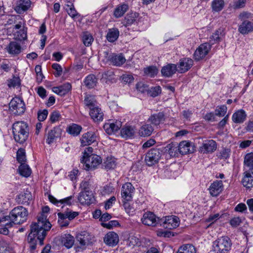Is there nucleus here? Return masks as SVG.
I'll return each instance as SVG.
<instances>
[{
	"instance_id": "obj_42",
	"label": "nucleus",
	"mask_w": 253,
	"mask_h": 253,
	"mask_svg": "<svg viewBox=\"0 0 253 253\" xmlns=\"http://www.w3.org/2000/svg\"><path fill=\"white\" fill-rule=\"evenodd\" d=\"M179 153L182 155H185L191 152L190 150L191 145L189 142L183 141L178 143Z\"/></svg>"
},
{
	"instance_id": "obj_27",
	"label": "nucleus",
	"mask_w": 253,
	"mask_h": 253,
	"mask_svg": "<svg viewBox=\"0 0 253 253\" xmlns=\"http://www.w3.org/2000/svg\"><path fill=\"white\" fill-rule=\"evenodd\" d=\"M81 141L83 146L89 145L96 141V135L93 132H87L83 134Z\"/></svg>"
},
{
	"instance_id": "obj_26",
	"label": "nucleus",
	"mask_w": 253,
	"mask_h": 253,
	"mask_svg": "<svg viewBox=\"0 0 253 253\" xmlns=\"http://www.w3.org/2000/svg\"><path fill=\"white\" fill-rule=\"evenodd\" d=\"M61 129L58 127H55L52 129H51L48 132L47 137L46 140V143L48 144L53 143L54 139L61 136Z\"/></svg>"
},
{
	"instance_id": "obj_16",
	"label": "nucleus",
	"mask_w": 253,
	"mask_h": 253,
	"mask_svg": "<svg viewBox=\"0 0 253 253\" xmlns=\"http://www.w3.org/2000/svg\"><path fill=\"white\" fill-rule=\"evenodd\" d=\"M160 219L157 217L156 216L151 212H145L141 218L142 222L148 226H155L157 224H159Z\"/></svg>"
},
{
	"instance_id": "obj_21",
	"label": "nucleus",
	"mask_w": 253,
	"mask_h": 253,
	"mask_svg": "<svg viewBox=\"0 0 253 253\" xmlns=\"http://www.w3.org/2000/svg\"><path fill=\"white\" fill-rule=\"evenodd\" d=\"M89 115L95 123L102 122L104 118V114L101 109L98 106L91 108L89 111Z\"/></svg>"
},
{
	"instance_id": "obj_24",
	"label": "nucleus",
	"mask_w": 253,
	"mask_h": 253,
	"mask_svg": "<svg viewBox=\"0 0 253 253\" xmlns=\"http://www.w3.org/2000/svg\"><path fill=\"white\" fill-rule=\"evenodd\" d=\"M32 200V195L30 192L26 191L18 195L16 198L17 202L19 204L29 205Z\"/></svg>"
},
{
	"instance_id": "obj_3",
	"label": "nucleus",
	"mask_w": 253,
	"mask_h": 253,
	"mask_svg": "<svg viewBox=\"0 0 253 253\" xmlns=\"http://www.w3.org/2000/svg\"><path fill=\"white\" fill-rule=\"evenodd\" d=\"M12 133L15 140L23 143L28 138L29 130L28 124L23 121H18L12 125Z\"/></svg>"
},
{
	"instance_id": "obj_32",
	"label": "nucleus",
	"mask_w": 253,
	"mask_h": 253,
	"mask_svg": "<svg viewBox=\"0 0 253 253\" xmlns=\"http://www.w3.org/2000/svg\"><path fill=\"white\" fill-rule=\"evenodd\" d=\"M247 115L243 110H240L235 112L232 117L233 122L236 124L243 123L246 119Z\"/></svg>"
},
{
	"instance_id": "obj_23",
	"label": "nucleus",
	"mask_w": 253,
	"mask_h": 253,
	"mask_svg": "<svg viewBox=\"0 0 253 253\" xmlns=\"http://www.w3.org/2000/svg\"><path fill=\"white\" fill-rule=\"evenodd\" d=\"M177 71V65L169 63L164 66L161 70L162 75L166 77H170Z\"/></svg>"
},
{
	"instance_id": "obj_36",
	"label": "nucleus",
	"mask_w": 253,
	"mask_h": 253,
	"mask_svg": "<svg viewBox=\"0 0 253 253\" xmlns=\"http://www.w3.org/2000/svg\"><path fill=\"white\" fill-rule=\"evenodd\" d=\"M154 131V128L150 124H145L142 126L138 131L139 135L142 137L149 136Z\"/></svg>"
},
{
	"instance_id": "obj_53",
	"label": "nucleus",
	"mask_w": 253,
	"mask_h": 253,
	"mask_svg": "<svg viewBox=\"0 0 253 253\" xmlns=\"http://www.w3.org/2000/svg\"><path fill=\"white\" fill-rule=\"evenodd\" d=\"M86 234L87 233L84 231L77 236V240L79 242L81 246H84L88 242V238H87Z\"/></svg>"
},
{
	"instance_id": "obj_20",
	"label": "nucleus",
	"mask_w": 253,
	"mask_h": 253,
	"mask_svg": "<svg viewBox=\"0 0 253 253\" xmlns=\"http://www.w3.org/2000/svg\"><path fill=\"white\" fill-rule=\"evenodd\" d=\"M244 176L242 180L243 185L248 188L253 187V168H250L244 173Z\"/></svg>"
},
{
	"instance_id": "obj_34",
	"label": "nucleus",
	"mask_w": 253,
	"mask_h": 253,
	"mask_svg": "<svg viewBox=\"0 0 253 253\" xmlns=\"http://www.w3.org/2000/svg\"><path fill=\"white\" fill-rule=\"evenodd\" d=\"M165 120V115L163 112H159L151 115L149 118L148 121L155 126H158Z\"/></svg>"
},
{
	"instance_id": "obj_61",
	"label": "nucleus",
	"mask_w": 253,
	"mask_h": 253,
	"mask_svg": "<svg viewBox=\"0 0 253 253\" xmlns=\"http://www.w3.org/2000/svg\"><path fill=\"white\" fill-rule=\"evenodd\" d=\"M52 68L56 71V73H54L56 77H59L62 73V68L61 66L58 63H53L52 65Z\"/></svg>"
},
{
	"instance_id": "obj_29",
	"label": "nucleus",
	"mask_w": 253,
	"mask_h": 253,
	"mask_svg": "<svg viewBox=\"0 0 253 253\" xmlns=\"http://www.w3.org/2000/svg\"><path fill=\"white\" fill-rule=\"evenodd\" d=\"M165 149L166 152H167L170 157H177L179 154L177 142H171L168 144Z\"/></svg>"
},
{
	"instance_id": "obj_9",
	"label": "nucleus",
	"mask_w": 253,
	"mask_h": 253,
	"mask_svg": "<svg viewBox=\"0 0 253 253\" xmlns=\"http://www.w3.org/2000/svg\"><path fill=\"white\" fill-rule=\"evenodd\" d=\"M179 223V218L176 216H168L165 217V219H160L159 224L163 227L172 229L176 228Z\"/></svg>"
},
{
	"instance_id": "obj_54",
	"label": "nucleus",
	"mask_w": 253,
	"mask_h": 253,
	"mask_svg": "<svg viewBox=\"0 0 253 253\" xmlns=\"http://www.w3.org/2000/svg\"><path fill=\"white\" fill-rule=\"evenodd\" d=\"M15 39L19 41H22L27 38V30L23 27L22 29L17 31L14 34Z\"/></svg>"
},
{
	"instance_id": "obj_60",
	"label": "nucleus",
	"mask_w": 253,
	"mask_h": 253,
	"mask_svg": "<svg viewBox=\"0 0 253 253\" xmlns=\"http://www.w3.org/2000/svg\"><path fill=\"white\" fill-rule=\"evenodd\" d=\"M129 201H123V205L126 211L129 214H132L134 211V209L130 206Z\"/></svg>"
},
{
	"instance_id": "obj_41",
	"label": "nucleus",
	"mask_w": 253,
	"mask_h": 253,
	"mask_svg": "<svg viewBox=\"0 0 253 253\" xmlns=\"http://www.w3.org/2000/svg\"><path fill=\"white\" fill-rule=\"evenodd\" d=\"M41 223L42 227L45 228L46 230H50L51 227V224L47 220V216L44 214L42 213L38 218V222L34 223L35 224H39Z\"/></svg>"
},
{
	"instance_id": "obj_57",
	"label": "nucleus",
	"mask_w": 253,
	"mask_h": 253,
	"mask_svg": "<svg viewBox=\"0 0 253 253\" xmlns=\"http://www.w3.org/2000/svg\"><path fill=\"white\" fill-rule=\"evenodd\" d=\"M227 108L226 105H221L215 110V115L218 117H223L227 112Z\"/></svg>"
},
{
	"instance_id": "obj_44",
	"label": "nucleus",
	"mask_w": 253,
	"mask_h": 253,
	"mask_svg": "<svg viewBox=\"0 0 253 253\" xmlns=\"http://www.w3.org/2000/svg\"><path fill=\"white\" fill-rule=\"evenodd\" d=\"M19 172L20 175L27 177L31 174V169L30 167L25 164L22 163L18 168Z\"/></svg>"
},
{
	"instance_id": "obj_6",
	"label": "nucleus",
	"mask_w": 253,
	"mask_h": 253,
	"mask_svg": "<svg viewBox=\"0 0 253 253\" xmlns=\"http://www.w3.org/2000/svg\"><path fill=\"white\" fill-rule=\"evenodd\" d=\"M78 215V212L73 211L69 210L63 212H58L57 214L58 222L59 226L61 228L67 227L69 224V221L74 219Z\"/></svg>"
},
{
	"instance_id": "obj_46",
	"label": "nucleus",
	"mask_w": 253,
	"mask_h": 253,
	"mask_svg": "<svg viewBox=\"0 0 253 253\" xmlns=\"http://www.w3.org/2000/svg\"><path fill=\"white\" fill-rule=\"evenodd\" d=\"M116 162L115 159L113 157H107L103 164V166L105 169H110L115 168Z\"/></svg>"
},
{
	"instance_id": "obj_51",
	"label": "nucleus",
	"mask_w": 253,
	"mask_h": 253,
	"mask_svg": "<svg viewBox=\"0 0 253 253\" xmlns=\"http://www.w3.org/2000/svg\"><path fill=\"white\" fill-rule=\"evenodd\" d=\"M81 130L82 127L81 126L76 124H73L69 126L66 130L69 133L74 136H77L79 134Z\"/></svg>"
},
{
	"instance_id": "obj_11",
	"label": "nucleus",
	"mask_w": 253,
	"mask_h": 253,
	"mask_svg": "<svg viewBox=\"0 0 253 253\" xmlns=\"http://www.w3.org/2000/svg\"><path fill=\"white\" fill-rule=\"evenodd\" d=\"M211 45L208 42L201 44L194 53V58L196 61H200L205 57L211 49Z\"/></svg>"
},
{
	"instance_id": "obj_35",
	"label": "nucleus",
	"mask_w": 253,
	"mask_h": 253,
	"mask_svg": "<svg viewBox=\"0 0 253 253\" xmlns=\"http://www.w3.org/2000/svg\"><path fill=\"white\" fill-rule=\"evenodd\" d=\"M128 9V5L123 3L118 5L114 9L113 15L115 17L118 18L122 17Z\"/></svg>"
},
{
	"instance_id": "obj_52",
	"label": "nucleus",
	"mask_w": 253,
	"mask_h": 253,
	"mask_svg": "<svg viewBox=\"0 0 253 253\" xmlns=\"http://www.w3.org/2000/svg\"><path fill=\"white\" fill-rule=\"evenodd\" d=\"M93 41V38L90 34L88 32H84L83 33L82 41L85 46H89L91 45Z\"/></svg>"
},
{
	"instance_id": "obj_14",
	"label": "nucleus",
	"mask_w": 253,
	"mask_h": 253,
	"mask_svg": "<svg viewBox=\"0 0 253 253\" xmlns=\"http://www.w3.org/2000/svg\"><path fill=\"white\" fill-rule=\"evenodd\" d=\"M78 200L82 205H87L91 204L95 201L94 197L92 191L80 192L78 197Z\"/></svg>"
},
{
	"instance_id": "obj_50",
	"label": "nucleus",
	"mask_w": 253,
	"mask_h": 253,
	"mask_svg": "<svg viewBox=\"0 0 253 253\" xmlns=\"http://www.w3.org/2000/svg\"><path fill=\"white\" fill-rule=\"evenodd\" d=\"M138 17V14L137 13H131L128 14L125 17L124 20V23L126 26L131 25L133 24L136 20Z\"/></svg>"
},
{
	"instance_id": "obj_10",
	"label": "nucleus",
	"mask_w": 253,
	"mask_h": 253,
	"mask_svg": "<svg viewBox=\"0 0 253 253\" xmlns=\"http://www.w3.org/2000/svg\"><path fill=\"white\" fill-rule=\"evenodd\" d=\"M104 54L106 60L110 62L114 66H120L126 61L122 54L110 53L108 51L104 52Z\"/></svg>"
},
{
	"instance_id": "obj_4",
	"label": "nucleus",
	"mask_w": 253,
	"mask_h": 253,
	"mask_svg": "<svg viewBox=\"0 0 253 253\" xmlns=\"http://www.w3.org/2000/svg\"><path fill=\"white\" fill-rule=\"evenodd\" d=\"M232 242L227 236H223L214 241L212 244V251L214 253H228L231 250Z\"/></svg>"
},
{
	"instance_id": "obj_37",
	"label": "nucleus",
	"mask_w": 253,
	"mask_h": 253,
	"mask_svg": "<svg viewBox=\"0 0 253 253\" xmlns=\"http://www.w3.org/2000/svg\"><path fill=\"white\" fill-rule=\"evenodd\" d=\"M224 35L223 29L219 28L215 31L214 33L210 38V43L211 46L220 42L221 38Z\"/></svg>"
},
{
	"instance_id": "obj_48",
	"label": "nucleus",
	"mask_w": 253,
	"mask_h": 253,
	"mask_svg": "<svg viewBox=\"0 0 253 253\" xmlns=\"http://www.w3.org/2000/svg\"><path fill=\"white\" fill-rule=\"evenodd\" d=\"M177 253H196V249L193 245L186 244L180 247Z\"/></svg>"
},
{
	"instance_id": "obj_59",
	"label": "nucleus",
	"mask_w": 253,
	"mask_h": 253,
	"mask_svg": "<svg viewBox=\"0 0 253 253\" xmlns=\"http://www.w3.org/2000/svg\"><path fill=\"white\" fill-rule=\"evenodd\" d=\"M161 92V88L160 86H156L152 87L150 90L149 93L152 97H156L159 95Z\"/></svg>"
},
{
	"instance_id": "obj_33",
	"label": "nucleus",
	"mask_w": 253,
	"mask_h": 253,
	"mask_svg": "<svg viewBox=\"0 0 253 253\" xmlns=\"http://www.w3.org/2000/svg\"><path fill=\"white\" fill-rule=\"evenodd\" d=\"M61 244L67 249H70L74 244V238L70 234H64L60 237Z\"/></svg>"
},
{
	"instance_id": "obj_13",
	"label": "nucleus",
	"mask_w": 253,
	"mask_h": 253,
	"mask_svg": "<svg viewBox=\"0 0 253 253\" xmlns=\"http://www.w3.org/2000/svg\"><path fill=\"white\" fill-rule=\"evenodd\" d=\"M134 188L132 185L127 182L124 184L122 187L121 196L123 201H131L132 199Z\"/></svg>"
},
{
	"instance_id": "obj_63",
	"label": "nucleus",
	"mask_w": 253,
	"mask_h": 253,
	"mask_svg": "<svg viewBox=\"0 0 253 253\" xmlns=\"http://www.w3.org/2000/svg\"><path fill=\"white\" fill-rule=\"evenodd\" d=\"M66 10L68 14L72 18L75 17L78 14L77 11L72 5H67Z\"/></svg>"
},
{
	"instance_id": "obj_38",
	"label": "nucleus",
	"mask_w": 253,
	"mask_h": 253,
	"mask_svg": "<svg viewBox=\"0 0 253 253\" xmlns=\"http://www.w3.org/2000/svg\"><path fill=\"white\" fill-rule=\"evenodd\" d=\"M135 132L134 127L129 126H124L121 130V135L123 138H129L134 136Z\"/></svg>"
},
{
	"instance_id": "obj_15",
	"label": "nucleus",
	"mask_w": 253,
	"mask_h": 253,
	"mask_svg": "<svg viewBox=\"0 0 253 253\" xmlns=\"http://www.w3.org/2000/svg\"><path fill=\"white\" fill-rule=\"evenodd\" d=\"M216 148L217 144L214 140H206L200 147L199 151L203 154L212 153L216 150Z\"/></svg>"
},
{
	"instance_id": "obj_28",
	"label": "nucleus",
	"mask_w": 253,
	"mask_h": 253,
	"mask_svg": "<svg viewBox=\"0 0 253 253\" xmlns=\"http://www.w3.org/2000/svg\"><path fill=\"white\" fill-rule=\"evenodd\" d=\"M6 49L8 53L14 55L19 54L22 51L20 43L15 41L11 42Z\"/></svg>"
},
{
	"instance_id": "obj_30",
	"label": "nucleus",
	"mask_w": 253,
	"mask_h": 253,
	"mask_svg": "<svg viewBox=\"0 0 253 253\" xmlns=\"http://www.w3.org/2000/svg\"><path fill=\"white\" fill-rule=\"evenodd\" d=\"M71 84L69 83H66L59 86L53 87V91L61 96H63L66 94L71 89Z\"/></svg>"
},
{
	"instance_id": "obj_47",
	"label": "nucleus",
	"mask_w": 253,
	"mask_h": 253,
	"mask_svg": "<svg viewBox=\"0 0 253 253\" xmlns=\"http://www.w3.org/2000/svg\"><path fill=\"white\" fill-rule=\"evenodd\" d=\"M102 79L106 83H107L108 82H115V76L114 72L112 70H108L104 72L102 74Z\"/></svg>"
},
{
	"instance_id": "obj_2",
	"label": "nucleus",
	"mask_w": 253,
	"mask_h": 253,
	"mask_svg": "<svg viewBox=\"0 0 253 253\" xmlns=\"http://www.w3.org/2000/svg\"><path fill=\"white\" fill-rule=\"evenodd\" d=\"M28 211L22 206H18L13 209L8 215L2 218V221H10L7 225L13 226L14 224H20L27 219Z\"/></svg>"
},
{
	"instance_id": "obj_5",
	"label": "nucleus",
	"mask_w": 253,
	"mask_h": 253,
	"mask_svg": "<svg viewBox=\"0 0 253 253\" xmlns=\"http://www.w3.org/2000/svg\"><path fill=\"white\" fill-rule=\"evenodd\" d=\"M81 162L84 164V169L86 170L94 169L102 163V159L97 155H89L86 151L81 159Z\"/></svg>"
},
{
	"instance_id": "obj_58",
	"label": "nucleus",
	"mask_w": 253,
	"mask_h": 253,
	"mask_svg": "<svg viewBox=\"0 0 253 253\" xmlns=\"http://www.w3.org/2000/svg\"><path fill=\"white\" fill-rule=\"evenodd\" d=\"M231 150L229 148H223L219 153L218 157L220 159H227L229 158Z\"/></svg>"
},
{
	"instance_id": "obj_62",
	"label": "nucleus",
	"mask_w": 253,
	"mask_h": 253,
	"mask_svg": "<svg viewBox=\"0 0 253 253\" xmlns=\"http://www.w3.org/2000/svg\"><path fill=\"white\" fill-rule=\"evenodd\" d=\"M20 80L19 77H13V78L10 80L8 84L9 87H16L17 86H20Z\"/></svg>"
},
{
	"instance_id": "obj_40",
	"label": "nucleus",
	"mask_w": 253,
	"mask_h": 253,
	"mask_svg": "<svg viewBox=\"0 0 253 253\" xmlns=\"http://www.w3.org/2000/svg\"><path fill=\"white\" fill-rule=\"evenodd\" d=\"M119 34L120 32L117 28L109 29L106 35V39L109 42H114L118 39Z\"/></svg>"
},
{
	"instance_id": "obj_31",
	"label": "nucleus",
	"mask_w": 253,
	"mask_h": 253,
	"mask_svg": "<svg viewBox=\"0 0 253 253\" xmlns=\"http://www.w3.org/2000/svg\"><path fill=\"white\" fill-rule=\"evenodd\" d=\"M253 30V23L244 20L239 26L238 31L242 34H247Z\"/></svg>"
},
{
	"instance_id": "obj_12",
	"label": "nucleus",
	"mask_w": 253,
	"mask_h": 253,
	"mask_svg": "<svg viewBox=\"0 0 253 253\" xmlns=\"http://www.w3.org/2000/svg\"><path fill=\"white\" fill-rule=\"evenodd\" d=\"M122 123L119 120L111 121L105 123L103 126V128L108 134H112L118 131L122 127Z\"/></svg>"
},
{
	"instance_id": "obj_55",
	"label": "nucleus",
	"mask_w": 253,
	"mask_h": 253,
	"mask_svg": "<svg viewBox=\"0 0 253 253\" xmlns=\"http://www.w3.org/2000/svg\"><path fill=\"white\" fill-rule=\"evenodd\" d=\"M244 165L249 169L253 168V153H248L245 155Z\"/></svg>"
},
{
	"instance_id": "obj_64",
	"label": "nucleus",
	"mask_w": 253,
	"mask_h": 253,
	"mask_svg": "<svg viewBox=\"0 0 253 253\" xmlns=\"http://www.w3.org/2000/svg\"><path fill=\"white\" fill-rule=\"evenodd\" d=\"M48 115V111L44 109L42 111H39L38 113V119L40 122L43 121L46 119Z\"/></svg>"
},
{
	"instance_id": "obj_18",
	"label": "nucleus",
	"mask_w": 253,
	"mask_h": 253,
	"mask_svg": "<svg viewBox=\"0 0 253 253\" xmlns=\"http://www.w3.org/2000/svg\"><path fill=\"white\" fill-rule=\"evenodd\" d=\"M73 196H70L63 199L57 200L53 196L51 195H48V199L50 202H51V203L55 205H56L57 206H59V204H60V205H63V206H62V208H63V207L65 205L69 206H71L73 204Z\"/></svg>"
},
{
	"instance_id": "obj_8",
	"label": "nucleus",
	"mask_w": 253,
	"mask_h": 253,
	"mask_svg": "<svg viewBox=\"0 0 253 253\" xmlns=\"http://www.w3.org/2000/svg\"><path fill=\"white\" fill-rule=\"evenodd\" d=\"M161 157V153L159 149H151L147 153L145 161L147 165L152 166L159 162Z\"/></svg>"
},
{
	"instance_id": "obj_17",
	"label": "nucleus",
	"mask_w": 253,
	"mask_h": 253,
	"mask_svg": "<svg viewBox=\"0 0 253 253\" xmlns=\"http://www.w3.org/2000/svg\"><path fill=\"white\" fill-rule=\"evenodd\" d=\"M193 64V61L191 58H182L179 60L177 71L180 73H184L191 68Z\"/></svg>"
},
{
	"instance_id": "obj_7",
	"label": "nucleus",
	"mask_w": 253,
	"mask_h": 253,
	"mask_svg": "<svg viewBox=\"0 0 253 253\" xmlns=\"http://www.w3.org/2000/svg\"><path fill=\"white\" fill-rule=\"evenodd\" d=\"M9 106V110L16 115L23 114L26 110L24 102L19 97L13 98L10 102Z\"/></svg>"
},
{
	"instance_id": "obj_56",
	"label": "nucleus",
	"mask_w": 253,
	"mask_h": 253,
	"mask_svg": "<svg viewBox=\"0 0 253 253\" xmlns=\"http://www.w3.org/2000/svg\"><path fill=\"white\" fill-rule=\"evenodd\" d=\"M17 160L19 163H23L26 161L25 151L24 149H19L16 154Z\"/></svg>"
},
{
	"instance_id": "obj_19",
	"label": "nucleus",
	"mask_w": 253,
	"mask_h": 253,
	"mask_svg": "<svg viewBox=\"0 0 253 253\" xmlns=\"http://www.w3.org/2000/svg\"><path fill=\"white\" fill-rule=\"evenodd\" d=\"M119 236L114 232H109L104 237V242L108 246L114 247L119 242Z\"/></svg>"
},
{
	"instance_id": "obj_22",
	"label": "nucleus",
	"mask_w": 253,
	"mask_h": 253,
	"mask_svg": "<svg viewBox=\"0 0 253 253\" xmlns=\"http://www.w3.org/2000/svg\"><path fill=\"white\" fill-rule=\"evenodd\" d=\"M210 193L212 196H218L223 189V183L221 180H216L211 184L209 188Z\"/></svg>"
},
{
	"instance_id": "obj_1",
	"label": "nucleus",
	"mask_w": 253,
	"mask_h": 253,
	"mask_svg": "<svg viewBox=\"0 0 253 253\" xmlns=\"http://www.w3.org/2000/svg\"><path fill=\"white\" fill-rule=\"evenodd\" d=\"M39 224L40 225L33 223L30 226V231L27 237V241L31 250L36 249L38 242L41 246L43 245V240L46 236L47 232L49 230L41 226L42 225L40 223Z\"/></svg>"
},
{
	"instance_id": "obj_25",
	"label": "nucleus",
	"mask_w": 253,
	"mask_h": 253,
	"mask_svg": "<svg viewBox=\"0 0 253 253\" xmlns=\"http://www.w3.org/2000/svg\"><path fill=\"white\" fill-rule=\"evenodd\" d=\"M31 1L30 0H19L15 7V11L19 14L27 11L31 6Z\"/></svg>"
},
{
	"instance_id": "obj_45",
	"label": "nucleus",
	"mask_w": 253,
	"mask_h": 253,
	"mask_svg": "<svg viewBox=\"0 0 253 253\" xmlns=\"http://www.w3.org/2000/svg\"><path fill=\"white\" fill-rule=\"evenodd\" d=\"M224 0H213L211 2L212 11L214 12L220 11L224 7Z\"/></svg>"
},
{
	"instance_id": "obj_39",
	"label": "nucleus",
	"mask_w": 253,
	"mask_h": 253,
	"mask_svg": "<svg viewBox=\"0 0 253 253\" xmlns=\"http://www.w3.org/2000/svg\"><path fill=\"white\" fill-rule=\"evenodd\" d=\"M97 78L93 74H89L85 77L84 80L85 86L88 88H92L97 84Z\"/></svg>"
},
{
	"instance_id": "obj_43",
	"label": "nucleus",
	"mask_w": 253,
	"mask_h": 253,
	"mask_svg": "<svg viewBox=\"0 0 253 253\" xmlns=\"http://www.w3.org/2000/svg\"><path fill=\"white\" fill-rule=\"evenodd\" d=\"M145 75L151 78L154 77L158 73V69L155 66H149L143 69Z\"/></svg>"
},
{
	"instance_id": "obj_49",
	"label": "nucleus",
	"mask_w": 253,
	"mask_h": 253,
	"mask_svg": "<svg viewBox=\"0 0 253 253\" xmlns=\"http://www.w3.org/2000/svg\"><path fill=\"white\" fill-rule=\"evenodd\" d=\"M84 103L86 106L88 107L90 110L93 107H97L96 106V101L94 97L92 95H87L84 100Z\"/></svg>"
}]
</instances>
